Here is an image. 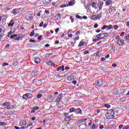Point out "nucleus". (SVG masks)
Masks as SVG:
<instances>
[{
    "mask_svg": "<svg viewBox=\"0 0 129 129\" xmlns=\"http://www.w3.org/2000/svg\"><path fill=\"white\" fill-rule=\"evenodd\" d=\"M96 56H97V57H100V56H101V55H100V52H98L96 53Z\"/></svg>",
    "mask_w": 129,
    "mask_h": 129,
    "instance_id": "6e6d98bb",
    "label": "nucleus"
},
{
    "mask_svg": "<svg viewBox=\"0 0 129 129\" xmlns=\"http://www.w3.org/2000/svg\"><path fill=\"white\" fill-rule=\"evenodd\" d=\"M124 34H125V33L124 32H122L121 34H120V37H123V36H124Z\"/></svg>",
    "mask_w": 129,
    "mask_h": 129,
    "instance_id": "0e129e2a",
    "label": "nucleus"
},
{
    "mask_svg": "<svg viewBox=\"0 0 129 129\" xmlns=\"http://www.w3.org/2000/svg\"><path fill=\"white\" fill-rule=\"evenodd\" d=\"M104 107H105L106 108H110V105H109V104H105L104 105Z\"/></svg>",
    "mask_w": 129,
    "mask_h": 129,
    "instance_id": "bb28decb",
    "label": "nucleus"
},
{
    "mask_svg": "<svg viewBox=\"0 0 129 129\" xmlns=\"http://www.w3.org/2000/svg\"><path fill=\"white\" fill-rule=\"evenodd\" d=\"M45 14H46V15H49V14H50V11H49L48 10H45Z\"/></svg>",
    "mask_w": 129,
    "mask_h": 129,
    "instance_id": "bf43d9fd",
    "label": "nucleus"
},
{
    "mask_svg": "<svg viewBox=\"0 0 129 129\" xmlns=\"http://www.w3.org/2000/svg\"><path fill=\"white\" fill-rule=\"evenodd\" d=\"M47 97L48 99H51V98H53V96L52 95H48Z\"/></svg>",
    "mask_w": 129,
    "mask_h": 129,
    "instance_id": "c03bdc74",
    "label": "nucleus"
},
{
    "mask_svg": "<svg viewBox=\"0 0 129 129\" xmlns=\"http://www.w3.org/2000/svg\"><path fill=\"white\" fill-rule=\"evenodd\" d=\"M6 122L0 121V125H6Z\"/></svg>",
    "mask_w": 129,
    "mask_h": 129,
    "instance_id": "79ce46f5",
    "label": "nucleus"
},
{
    "mask_svg": "<svg viewBox=\"0 0 129 129\" xmlns=\"http://www.w3.org/2000/svg\"><path fill=\"white\" fill-rule=\"evenodd\" d=\"M109 13L111 14V15H112V14H114V13H115V9L114 7H111L109 10Z\"/></svg>",
    "mask_w": 129,
    "mask_h": 129,
    "instance_id": "f8f14e48",
    "label": "nucleus"
},
{
    "mask_svg": "<svg viewBox=\"0 0 129 129\" xmlns=\"http://www.w3.org/2000/svg\"><path fill=\"white\" fill-rule=\"evenodd\" d=\"M67 7H68V6L66 4L60 6V8H61V9H63V8H66Z\"/></svg>",
    "mask_w": 129,
    "mask_h": 129,
    "instance_id": "ea45409f",
    "label": "nucleus"
},
{
    "mask_svg": "<svg viewBox=\"0 0 129 129\" xmlns=\"http://www.w3.org/2000/svg\"><path fill=\"white\" fill-rule=\"evenodd\" d=\"M43 25H44V22H41L40 24H39V27H43Z\"/></svg>",
    "mask_w": 129,
    "mask_h": 129,
    "instance_id": "13d9d810",
    "label": "nucleus"
},
{
    "mask_svg": "<svg viewBox=\"0 0 129 129\" xmlns=\"http://www.w3.org/2000/svg\"><path fill=\"white\" fill-rule=\"evenodd\" d=\"M35 35V31L33 30L30 33V37H33Z\"/></svg>",
    "mask_w": 129,
    "mask_h": 129,
    "instance_id": "473e14b6",
    "label": "nucleus"
},
{
    "mask_svg": "<svg viewBox=\"0 0 129 129\" xmlns=\"http://www.w3.org/2000/svg\"><path fill=\"white\" fill-rule=\"evenodd\" d=\"M3 106L6 107V109L8 110H13V109H16V106L11 104V103L8 102H5L3 104Z\"/></svg>",
    "mask_w": 129,
    "mask_h": 129,
    "instance_id": "f257e3e1",
    "label": "nucleus"
},
{
    "mask_svg": "<svg viewBox=\"0 0 129 129\" xmlns=\"http://www.w3.org/2000/svg\"><path fill=\"white\" fill-rule=\"evenodd\" d=\"M42 95L41 94H38L37 96V98H41L42 97Z\"/></svg>",
    "mask_w": 129,
    "mask_h": 129,
    "instance_id": "49530a36",
    "label": "nucleus"
},
{
    "mask_svg": "<svg viewBox=\"0 0 129 129\" xmlns=\"http://www.w3.org/2000/svg\"><path fill=\"white\" fill-rule=\"evenodd\" d=\"M87 11L88 12H90V5H88L86 7Z\"/></svg>",
    "mask_w": 129,
    "mask_h": 129,
    "instance_id": "cd10ccee",
    "label": "nucleus"
},
{
    "mask_svg": "<svg viewBox=\"0 0 129 129\" xmlns=\"http://www.w3.org/2000/svg\"><path fill=\"white\" fill-rule=\"evenodd\" d=\"M50 2H51V0H44L43 4L44 5H47L50 3Z\"/></svg>",
    "mask_w": 129,
    "mask_h": 129,
    "instance_id": "5701e85b",
    "label": "nucleus"
},
{
    "mask_svg": "<svg viewBox=\"0 0 129 129\" xmlns=\"http://www.w3.org/2000/svg\"><path fill=\"white\" fill-rule=\"evenodd\" d=\"M77 40H79V36H77L76 38H74V41L75 42L77 41Z\"/></svg>",
    "mask_w": 129,
    "mask_h": 129,
    "instance_id": "a18cd8bd",
    "label": "nucleus"
},
{
    "mask_svg": "<svg viewBox=\"0 0 129 129\" xmlns=\"http://www.w3.org/2000/svg\"><path fill=\"white\" fill-rule=\"evenodd\" d=\"M32 97H33V95L30 93L26 94L22 96L23 99H29V98H32Z\"/></svg>",
    "mask_w": 129,
    "mask_h": 129,
    "instance_id": "39448f33",
    "label": "nucleus"
},
{
    "mask_svg": "<svg viewBox=\"0 0 129 129\" xmlns=\"http://www.w3.org/2000/svg\"><path fill=\"white\" fill-rule=\"evenodd\" d=\"M65 70H66L67 71H68V70H70V68H69V67H65Z\"/></svg>",
    "mask_w": 129,
    "mask_h": 129,
    "instance_id": "4d7b16f0",
    "label": "nucleus"
},
{
    "mask_svg": "<svg viewBox=\"0 0 129 129\" xmlns=\"http://www.w3.org/2000/svg\"><path fill=\"white\" fill-rule=\"evenodd\" d=\"M15 25V20H11L10 22L8 24V27H13Z\"/></svg>",
    "mask_w": 129,
    "mask_h": 129,
    "instance_id": "4468645a",
    "label": "nucleus"
},
{
    "mask_svg": "<svg viewBox=\"0 0 129 129\" xmlns=\"http://www.w3.org/2000/svg\"><path fill=\"white\" fill-rule=\"evenodd\" d=\"M65 121H70L71 120V116H70L69 117H66L64 118Z\"/></svg>",
    "mask_w": 129,
    "mask_h": 129,
    "instance_id": "aec40b11",
    "label": "nucleus"
},
{
    "mask_svg": "<svg viewBox=\"0 0 129 129\" xmlns=\"http://www.w3.org/2000/svg\"><path fill=\"white\" fill-rule=\"evenodd\" d=\"M115 40L117 41V44L119 46H123L124 45V40L121 39L119 36H116L115 37Z\"/></svg>",
    "mask_w": 129,
    "mask_h": 129,
    "instance_id": "7ed1b4c3",
    "label": "nucleus"
},
{
    "mask_svg": "<svg viewBox=\"0 0 129 129\" xmlns=\"http://www.w3.org/2000/svg\"><path fill=\"white\" fill-rule=\"evenodd\" d=\"M17 34H13L11 35L10 39H14V38H16L17 37Z\"/></svg>",
    "mask_w": 129,
    "mask_h": 129,
    "instance_id": "c9c22d12",
    "label": "nucleus"
},
{
    "mask_svg": "<svg viewBox=\"0 0 129 129\" xmlns=\"http://www.w3.org/2000/svg\"><path fill=\"white\" fill-rule=\"evenodd\" d=\"M90 19H91V20H99L100 19V18H101V14H96V15H93L91 17H89Z\"/></svg>",
    "mask_w": 129,
    "mask_h": 129,
    "instance_id": "20e7f679",
    "label": "nucleus"
},
{
    "mask_svg": "<svg viewBox=\"0 0 129 129\" xmlns=\"http://www.w3.org/2000/svg\"><path fill=\"white\" fill-rule=\"evenodd\" d=\"M111 4H112V2L110 0H107L105 3L106 6H110Z\"/></svg>",
    "mask_w": 129,
    "mask_h": 129,
    "instance_id": "a211bd4d",
    "label": "nucleus"
},
{
    "mask_svg": "<svg viewBox=\"0 0 129 129\" xmlns=\"http://www.w3.org/2000/svg\"><path fill=\"white\" fill-rule=\"evenodd\" d=\"M101 34H99L98 35H97L96 37L93 40V41L94 42H95V41H99V40H101L102 39V38H101Z\"/></svg>",
    "mask_w": 129,
    "mask_h": 129,
    "instance_id": "0eeeda50",
    "label": "nucleus"
},
{
    "mask_svg": "<svg viewBox=\"0 0 129 129\" xmlns=\"http://www.w3.org/2000/svg\"><path fill=\"white\" fill-rule=\"evenodd\" d=\"M103 127H104V126L102 125H100L99 126L100 129H103Z\"/></svg>",
    "mask_w": 129,
    "mask_h": 129,
    "instance_id": "774afa93",
    "label": "nucleus"
},
{
    "mask_svg": "<svg viewBox=\"0 0 129 129\" xmlns=\"http://www.w3.org/2000/svg\"><path fill=\"white\" fill-rule=\"evenodd\" d=\"M76 3V1H71L69 4H68V6L69 7H71L73 6L75 3Z\"/></svg>",
    "mask_w": 129,
    "mask_h": 129,
    "instance_id": "412c9836",
    "label": "nucleus"
},
{
    "mask_svg": "<svg viewBox=\"0 0 129 129\" xmlns=\"http://www.w3.org/2000/svg\"><path fill=\"white\" fill-rule=\"evenodd\" d=\"M32 125H33V123H32V122L29 123V124H28L27 125V126L26 127V129H27L29 127H30Z\"/></svg>",
    "mask_w": 129,
    "mask_h": 129,
    "instance_id": "72a5a7b5",
    "label": "nucleus"
},
{
    "mask_svg": "<svg viewBox=\"0 0 129 129\" xmlns=\"http://www.w3.org/2000/svg\"><path fill=\"white\" fill-rule=\"evenodd\" d=\"M9 63H8L7 62H4L3 63L2 66L3 67H5V66H8Z\"/></svg>",
    "mask_w": 129,
    "mask_h": 129,
    "instance_id": "37998d69",
    "label": "nucleus"
},
{
    "mask_svg": "<svg viewBox=\"0 0 129 129\" xmlns=\"http://www.w3.org/2000/svg\"><path fill=\"white\" fill-rule=\"evenodd\" d=\"M114 111L113 109L108 110L105 115L106 118L108 119H112L114 118Z\"/></svg>",
    "mask_w": 129,
    "mask_h": 129,
    "instance_id": "f03ea898",
    "label": "nucleus"
},
{
    "mask_svg": "<svg viewBox=\"0 0 129 129\" xmlns=\"http://www.w3.org/2000/svg\"><path fill=\"white\" fill-rule=\"evenodd\" d=\"M33 109H34L35 111V110H38L39 109V107H34Z\"/></svg>",
    "mask_w": 129,
    "mask_h": 129,
    "instance_id": "09e8293b",
    "label": "nucleus"
},
{
    "mask_svg": "<svg viewBox=\"0 0 129 129\" xmlns=\"http://www.w3.org/2000/svg\"><path fill=\"white\" fill-rule=\"evenodd\" d=\"M51 55H52V53H46L45 55V58H49Z\"/></svg>",
    "mask_w": 129,
    "mask_h": 129,
    "instance_id": "2f4dec72",
    "label": "nucleus"
},
{
    "mask_svg": "<svg viewBox=\"0 0 129 129\" xmlns=\"http://www.w3.org/2000/svg\"><path fill=\"white\" fill-rule=\"evenodd\" d=\"M122 129H129V125L124 126Z\"/></svg>",
    "mask_w": 129,
    "mask_h": 129,
    "instance_id": "864d4df0",
    "label": "nucleus"
},
{
    "mask_svg": "<svg viewBox=\"0 0 129 129\" xmlns=\"http://www.w3.org/2000/svg\"><path fill=\"white\" fill-rule=\"evenodd\" d=\"M61 95H62L61 94H60L59 96H58V97L55 99V101L56 102H60V101H61Z\"/></svg>",
    "mask_w": 129,
    "mask_h": 129,
    "instance_id": "6ab92c4d",
    "label": "nucleus"
},
{
    "mask_svg": "<svg viewBox=\"0 0 129 129\" xmlns=\"http://www.w3.org/2000/svg\"><path fill=\"white\" fill-rule=\"evenodd\" d=\"M20 125H25L27 124V121H25L24 120H22L20 121Z\"/></svg>",
    "mask_w": 129,
    "mask_h": 129,
    "instance_id": "f3484780",
    "label": "nucleus"
},
{
    "mask_svg": "<svg viewBox=\"0 0 129 129\" xmlns=\"http://www.w3.org/2000/svg\"><path fill=\"white\" fill-rule=\"evenodd\" d=\"M34 62L36 64H39L41 62V59L39 58H36L34 59Z\"/></svg>",
    "mask_w": 129,
    "mask_h": 129,
    "instance_id": "dca6fc26",
    "label": "nucleus"
},
{
    "mask_svg": "<svg viewBox=\"0 0 129 129\" xmlns=\"http://www.w3.org/2000/svg\"><path fill=\"white\" fill-rule=\"evenodd\" d=\"M82 122H85L87 120V118H84V119H81Z\"/></svg>",
    "mask_w": 129,
    "mask_h": 129,
    "instance_id": "8fccbe9b",
    "label": "nucleus"
},
{
    "mask_svg": "<svg viewBox=\"0 0 129 129\" xmlns=\"http://www.w3.org/2000/svg\"><path fill=\"white\" fill-rule=\"evenodd\" d=\"M112 67H116V66H117V65L116 63H113L112 64Z\"/></svg>",
    "mask_w": 129,
    "mask_h": 129,
    "instance_id": "338daca9",
    "label": "nucleus"
},
{
    "mask_svg": "<svg viewBox=\"0 0 129 129\" xmlns=\"http://www.w3.org/2000/svg\"><path fill=\"white\" fill-rule=\"evenodd\" d=\"M32 73H34L35 75H38L40 73V72L38 71H34Z\"/></svg>",
    "mask_w": 129,
    "mask_h": 129,
    "instance_id": "e433bc0d",
    "label": "nucleus"
},
{
    "mask_svg": "<svg viewBox=\"0 0 129 129\" xmlns=\"http://www.w3.org/2000/svg\"><path fill=\"white\" fill-rule=\"evenodd\" d=\"M46 63L48 66H53L54 64L52 60L47 61H46Z\"/></svg>",
    "mask_w": 129,
    "mask_h": 129,
    "instance_id": "ddd939ff",
    "label": "nucleus"
},
{
    "mask_svg": "<svg viewBox=\"0 0 129 129\" xmlns=\"http://www.w3.org/2000/svg\"><path fill=\"white\" fill-rule=\"evenodd\" d=\"M12 14H14V15H17L18 14V10L14 9L12 11Z\"/></svg>",
    "mask_w": 129,
    "mask_h": 129,
    "instance_id": "393cba45",
    "label": "nucleus"
},
{
    "mask_svg": "<svg viewBox=\"0 0 129 129\" xmlns=\"http://www.w3.org/2000/svg\"><path fill=\"white\" fill-rule=\"evenodd\" d=\"M96 84L97 85V86H101V85H103L102 80H98L97 81H96Z\"/></svg>",
    "mask_w": 129,
    "mask_h": 129,
    "instance_id": "6e6552de",
    "label": "nucleus"
},
{
    "mask_svg": "<svg viewBox=\"0 0 129 129\" xmlns=\"http://www.w3.org/2000/svg\"><path fill=\"white\" fill-rule=\"evenodd\" d=\"M112 25H109L108 26L107 25H104L102 27V30H105L106 29L107 31H109V30H111L112 29Z\"/></svg>",
    "mask_w": 129,
    "mask_h": 129,
    "instance_id": "423d86ee",
    "label": "nucleus"
},
{
    "mask_svg": "<svg viewBox=\"0 0 129 129\" xmlns=\"http://www.w3.org/2000/svg\"><path fill=\"white\" fill-rule=\"evenodd\" d=\"M103 2L101 1L98 3V8L100 11H101L102 10V8L103 7Z\"/></svg>",
    "mask_w": 129,
    "mask_h": 129,
    "instance_id": "9b49d317",
    "label": "nucleus"
},
{
    "mask_svg": "<svg viewBox=\"0 0 129 129\" xmlns=\"http://www.w3.org/2000/svg\"><path fill=\"white\" fill-rule=\"evenodd\" d=\"M97 127V125H96L95 124H93L92 126L91 127V129H95Z\"/></svg>",
    "mask_w": 129,
    "mask_h": 129,
    "instance_id": "7c9ffc66",
    "label": "nucleus"
},
{
    "mask_svg": "<svg viewBox=\"0 0 129 129\" xmlns=\"http://www.w3.org/2000/svg\"><path fill=\"white\" fill-rule=\"evenodd\" d=\"M88 126H90V125L92 124V121H91V120H88Z\"/></svg>",
    "mask_w": 129,
    "mask_h": 129,
    "instance_id": "4c0bfd02",
    "label": "nucleus"
},
{
    "mask_svg": "<svg viewBox=\"0 0 129 129\" xmlns=\"http://www.w3.org/2000/svg\"><path fill=\"white\" fill-rule=\"evenodd\" d=\"M113 28H114V30H117V29H118V26H117L116 25H114Z\"/></svg>",
    "mask_w": 129,
    "mask_h": 129,
    "instance_id": "a19ab883",
    "label": "nucleus"
},
{
    "mask_svg": "<svg viewBox=\"0 0 129 129\" xmlns=\"http://www.w3.org/2000/svg\"><path fill=\"white\" fill-rule=\"evenodd\" d=\"M76 113H77V114H79V113H81V114H82V110H81V109L80 108H78L77 109H76L75 111Z\"/></svg>",
    "mask_w": 129,
    "mask_h": 129,
    "instance_id": "2eb2a0df",
    "label": "nucleus"
},
{
    "mask_svg": "<svg viewBox=\"0 0 129 129\" xmlns=\"http://www.w3.org/2000/svg\"><path fill=\"white\" fill-rule=\"evenodd\" d=\"M125 39L127 41H129V35H127L126 37H125Z\"/></svg>",
    "mask_w": 129,
    "mask_h": 129,
    "instance_id": "69168bd1",
    "label": "nucleus"
},
{
    "mask_svg": "<svg viewBox=\"0 0 129 129\" xmlns=\"http://www.w3.org/2000/svg\"><path fill=\"white\" fill-rule=\"evenodd\" d=\"M56 71H60V72H64V71H65L64 66H61L57 68Z\"/></svg>",
    "mask_w": 129,
    "mask_h": 129,
    "instance_id": "1a4fd4ad",
    "label": "nucleus"
},
{
    "mask_svg": "<svg viewBox=\"0 0 129 129\" xmlns=\"http://www.w3.org/2000/svg\"><path fill=\"white\" fill-rule=\"evenodd\" d=\"M116 94H118V95H120V94H122V93H123V92H124V90L122 89H119L116 91Z\"/></svg>",
    "mask_w": 129,
    "mask_h": 129,
    "instance_id": "9d476101",
    "label": "nucleus"
},
{
    "mask_svg": "<svg viewBox=\"0 0 129 129\" xmlns=\"http://www.w3.org/2000/svg\"><path fill=\"white\" fill-rule=\"evenodd\" d=\"M42 37H43V36L40 35V36H38L37 39L39 40V41H41V40H42Z\"/></svg>",
    "mask_w": 129,
    "mask_h": 129,
    "instance_id": "de8ad7c7",
    "label": "nucleus"
},
{
    "mask_svg": "<svg viewBox=\"0 0 129 129\" xmlns=\"http://www.w3.org/2000/svg\"><path fill=\"white\" fill-rule=\"evenodd\" d=\"M106 60V59L105 58V57H102L101 58V61H105Z\"/></svg>",
    "mask_w": 129,
    "mask_h": 129,
    "instance_id": "e2e57ef3",
    "label": "nucleus"
},
{
    "mask_svg": "<svg viewBox=\"0 0 129 129\" xmlns=\"http://www.w3.org/2000/svg\"><path fill=\"white\" fill-rule=\"evenodd\" d=\"M76 111V109L74 108H71L70 109V112H74V111Z\"/></svg>",
    "mask_w": 129,
    "mask_h": 129,
    "instance_id": "f704fd0d",
    "label": "nucleus"
},
{
    "mask_svg": "<svg viewBox=\"0 0 129 129\" xmlns=\"http://www.w3.org/2000/svg\"><path fill=\"white\" fill-rule=\"evenodd\" d=\"M92 8H94V9H97V7H96V3L94 2L92 4Z\"/></svg>",
    "mask_w": 129,
    "mask_h": 129,
    "instance_id": "a878e982",
    "label": "nucleus"
},
{
    "mask_svg": "<svg viewBox=\"0 0 129 129\" xmlns=\"http://www.w3.org/2000/svg\"><path fill=\"white\" fill-rule=\"evenodd\" d=\"M126 100V98L125 97H122L119 99V101L121 102H123V101H125Z\"/></svg>",
    "mask_w": 129,
    "mask_h": 129,
    "instance_id": "4be33fe9",
    "label": "nucleus"
},
{
    "mask_svg": "<svg viewBox=\"0 0 129 129\" xmlns=\"http://www.w3.org/2000/svg\"><path fill=\"white\" fill-rule=\"evenodd\" d=\"M15 31H16V28H12L11 31V32H12V33H14Z\"/></svg>",
    "mask_w": 129,
    "mask_h": 129,
    "instance_id": "3c124183",
    "label": "nucleus"
},
{
    "mask_svg": "<svg viewBox=\"0 0 129 129\" xmlns=\"http://www.w3.org/2000/svg\"><path fill=\"white\" fill-rule=\"evenodd\" d=\"M123 127V125H122V124H120V125H119L118 128H119V129H121V128H122Z\"/></svg>",
    "mask_w": 129,
    "mask_h": 129,
    "instance_id": "5fc2aeb1",
    "label": "nucleus"
},
{
    "mask_svg": "<svg viewBox=\"0 0 129 129\" xmlns=\"http://www.w3.org/2000/svg\"><path fill=\"white\" fill-rule=\"evenodd\" d=\"M82 46H85V43L83 41H81V42L80 43V44L79 45V47H82Z\"/></svg>",
    "mask_w": 129,
    "mask_h": 129,
    "instance_id": "b1692460",
    "label": "nucleus"
},
{
    "mask_svg": "<svg viewBox=\"0 0 129 129\" xmlns=\"http://www.w3.org/2000/svg\"><path fill=\"white\" fill-rule=\"evenodd\" d=\"M80 34V31H78L76 33L75 35H76V36H78V35H79Z\"/></svg>",
    "mask_w": 129,
    "mask_h": 129,
    "instance_id": "052dcab7",
    "label": "nucleus"
},
{
    "mask_svg": "<svg viewBox=\"0 0 129 129\" xmlns=\"http://www.w3.org/2000/svg\"><path fill=\"white\" fill-rule=\"evenodd\" d=\"M98 27V24H95L94 26V29H96V28Z\"/></svg>",
    "mask_w": 129,
    "mask_h": 129,
    "instance_id": "680f3d73",
    "label": "nucleus"
},
{
    "mask_svg": "<svg viewBox=\"0 0 129 129\" xmlns=\"http://www.w3.org/2000/svg\"><path fill=\"white\" fill-rule=\"evenodd\" d=\"M21 37H22V35L20 34L18 36L16 37L15 40H16V41H19V40L21 39Z\"/></svg>",
    "mask_w": 129,
    "mask_h": 129,
    "instance_id": "c85d7f7f",
    "label": "nucleus"
},
{
    "mask_svg": "<svg viewBox=\"0 0 129 129\" xmlns=\"http://www.w3.org/2000/svg\"><path fill=\"white\" fill-rule=\"evenodd\" d=\"M76 18H77V19H79L80 20H82V17L78 15H76Z\"/></svg>",
    "mask_w": 129,
    "mask_h": 129,
    "instance_id": "58836bf2",
    "label": "nucleus"
},
{
    "mask_svg": "<svg viewBox=\"0 0 129 129\" xmlns=\"http://www.w3.org/2000/svg\"><path fill=\"white\" fill-rule=\"evenodd\" d=\"M101 35H103L104 37H108V34H107V33H102Z\"/></svg>",
    "mask_w": 129,
    "mask_h": 129,
    "instance_id": "603ef678",
    "label": "nucleus"
},
{
    "mask_svg": "<svg viewBox=\"0 0 129 129\" xmlns=\"http://www.w3.org/2000/svg\"><path fill=\"white\" fill-rule=\"evenodd\" d=\"M68 80L69 81H71V80H73V76H71L68 77Z\"/></svg>",
    "mask_w": 129,
    "mask_h": 129,
    "instance_id": "c756f323",
    "label": "nucleus"
}]
</instances>
